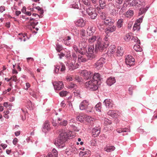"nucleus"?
Here are the masks:
<instances>
[{
	"label": "nucleus",
	"mask_w": 157,
	"mask_h": 157,
	"mask_svg": "<svg viewBox=\"0 0 157 157\" xmlns=\"http://www.w3.org/2000/svg\"><path fill=\"white\" fill-rule=\"evenodd\" d=\"M19 36H21L17 39V40H20V41H22L23 40L24 41H25L26 39H29V37L27 36V34H22V33L19 34Z\"/></svg>",
	"instance_id": "21"
},
{
	"label": "nucleus",
	"mask_w": 157,
	"mask_h": 157,
	"mask_svg": "<svg viewBox=\"0 0 157 157\" xmlns=\"http://www.w3.org/2000/svg\"><path fill=\"white\" fill-rule=\"evenodd\" d=\"M80 35L83 37L86 36V31L84 29H82L81 30L80 32Z\"/></svg>",
	"instance_id": "52"
},
{
	"label": "nucleus",
	"mask_w": 157,
	"mask_h": 157,
	"mask_svg": "<svg viewBox=\"0 0 157 157\" xmlns=\"http://www.w3.org/2000/svg\"><path fill=\"white\" fill-rule=\"evenodd\" d=\"M123 20L122 19H119L117 22V26L118 28H121L123 26Z\"/></svg>",
	"instance_id": "37"
},
{
	"label": "nucleus",
	"mask_w": 157,
	"mask_h": 157,
	"mask_svg": "<svg viewBox=\"0 0 157 157\" xmlns=\"http://www.w3.org/2000/svg\"><path fill=\"white\" fill-rule=\"evenodd\" d=\"M54 89L55 90H61L64 87V85L63 82L62 81H59L57 83L56 85H54Z\"/></svg>",
	"instance_id": "17"
},
{
	"label": "nucleus",
	"mask_w": 157,
	"mask_h": 157,
	"mask_svg": "<svg viewBox=\"0 0 157 157\" xmlns=\"http://www.w3.org/2000/svg\"><path fill=\"white\" fill-rule=\"evenodd\" d=\"M56 49L58 52H60V51L63 49L62 46L57 43L56 44Z\"/></svg>",
	"instance_id": "41"
},
{
	"label": "nucleus",
	"mask_w": 157,
	"mask_h": 157,
	"mask_svg": "<svg viewBox=\"0 0 157 157\" xmlns=\"http://www.w3.org/2000/svg\"><path fill=\"white\" fill-rule=\"evenodd\" d=\"M124 53V50L123 48L121 47H118L117 48V50L116 52V55L117 56H121Z\"/></svg>",
	"instance_id": "24"
},
{
	"label": "nucleus",
	"mask_w": 157,
	"mask_h": 157,
	"mask_svg": "<svg viewBox=\"0 0 157 157\" xmlns=\"http://www.w3.org/2000/svg\"><path fill=\"white\" fill-rule=\"evenodd\" d=\"M116 82V80L114 77H110L107 79L106 83L109 86H111Z\"/></svg>",
	"instance_id": "19"
},
{
	"label": "nucleus",
	"mask_w": 157,
	"mask_h": 157,
	"mask_svg": "<svg viewBox=\"0 0 157 157\" xmlns=\"http://www.w3.org/2000/svg\"><path fill=\"white\" fill-rule=\"evenodd\" d=\"M132 40H133L135 42H137L139 44L140 43V40L136 36H133L132 39Z\"/></svg>",
	"instance_id": "51"
},
{
	"label": "nucleus",
	"mask_w": 157,
	"mask_h": 157,
	"mask_svg": "<svg viewBox=\"0 0 157 157\" xmlns=\"http://www.w3.org/2000/svg\"><path fill=\"white\" fill-rule=\"evenodd\" d=\"M5 10V7L3 6H1L0 7V12L2 13L3 11Z\"/></svg>",
	"instance_id": "62"
},
{
	"label": "nucleus",
	"mask_w": 157,
	"mask_h": 157,
	"mask_svg": "<svg viewBox=\"0 0 157 157\" xmlns=\"http://www.w3.org/2000/svg\"><path fill=\"white\" fill-rule=\"evenodd\" d=\"M103 103L106 108H112L113 106V101L110 99H105L103 102Z\"/></svg>",
	"instance_id": "14"
},
{
	"label": "nucleus",
	"mask_w": 157,
	"mask_h": 157,
	"mask_svg": "<svg viewBox=\"0 0 157 157\" xmlns=\"http://www.w3.org/2000/svg\"><path fill=\"white\" fill-rule=\"evenodd\" d=\"M116 29V26L113 25L111 26H109L105 29L106 31H108L109 32L112 33L115 31Z\"/></svg>",
	"instance_id": "29"
},
{
	"label": "nucleus",
	"mask_w": 157,
	"mask_h": 157,
	"mask_svg": "<svg viewBox=\"0 0 157 157\" xmlns=\"http://www.w3.org/2000/svg\"><path fill=\"white\" fill-rule=\"evenodd\" d=\"M88 102V101L86 100L82 101L79 105L80 109L82 110H85L87 106Z\"/></svg>",
	"instance_id": "23"
},
{
	"label": "nucleus",
	"mask_w": 157,
	"mask_h": 157,
	"mask_svg": "<svg viewBox=\"0 0 157 157\" xmlns=\"http://www.w3.org/2000/svg\"><path fill=\"white\" fill-rule=\"evenodd\" d=\"M133 48L137 52H141L142 50V48L140 47V45L137 44H136L134 46Z\"/></svg>",
	"instance_id": "38"
},
{
	"label": "nucleus",
	"mask_w": 157,
	"mask_h": 157,
	"mask_svg": "<svg viewBox=\"0 0 157 157\" xmlns=\"http://www.w3.org/2000/svg\"><path fill=\"white\" fill-rule=\"evenodd\" d=\"M36 9H37L38 11L40 12V13L42 14L44 13V10L43 9L40 8L39 6H37L36 7Z\"/></svg>",
	"instance_id": "54"
},
{
	"label": "nucleus",
	"mask_w": 157,
	"mask_h": 157,
	"mask_svg": "<svg viewBox=\"0 0 157 157\" xmlns=\"http://www.w3.org/2000/svg\"><path fill=\"white\" fill-rule=\"evenodd\" d=\"M118 13V10H117L115 9V7H114V8L111 11L110 14L113 16H116L117 14Z\"/></svg>",
	"instance_id": "43"
},
{
	"label": "nucleus",
	"mask_w": 157,
	"mask_h": 157,
	"mask_svg": "<svg viewBox=\"0 0 157 157\" xmlns=\"http://www.w3.org/2000/svg\"><path fill=\"white\" fill-rule=\"evenodd\" d=\"M50 128L49 124V122L48 121H46L44 123L42 128V131L45 133H46L50 130Z\"/></svg>",
	"instance_id": "16"
},
{
	"label": "nucleus",
	"mask_w": 157,
	"mask_h": 157,
	"mask_svg": "<svg viewBox=\"0 0 157 157\" xmlns=\"http://www.w3.org/2000/svg\"><path fill=\"white\" fill-rule=\"evenodd\" d=\"M79 47V48H82L83 49L88 51V46L87 43L84 42L80 43Z\"/></svg>",
	"instance_id": "25"
},
{
	"label": "nucleus",
	"mask_w": 157,
	"mask_h": 157,
	"mask_svg": "<svg viewBox=\"0 0 157 157\" xmlns=\"http://www.w3.org/2000/svg\"><path fill=\"white\" fill-rule=\"evenodd\" d=\"M104 24L107 26H112L114 23V20L110 17H108L102 21Z\"/></svg>",
	"instance_id": "12"
},
{
	"label": "nucleus",
	"mask_w": 157,
	"mask_h": 157,
	"mask_svg": "<svg viewBox=\"0 0 157 157\" xmlns=\"http://www.w3.org/2000/svg\"><path fill=\"white\" fill-rule=\"evenodd\" d=\"M105 62V58L101 57L95 63L94 66L95 68L98 70L100 69L103 66V64Z\"/></svg>",
	"instance_id": "6"
},
{
	"label": "nucleus",
	"mask_w": 157,
	"mask_h": 157,
	"mask_svg": "<svg viewBox=\"0 0 157 157\" xmlns=\"http://www.w3.org/2000/svg\"><path fill=\"white\" fill-rule=\"evenodd\" d=\"M83 3L84 4L87 6H89L90 4V2L89 0H84Z\"/></svg>",
	"instance_id": "57"
},
{
	"label": "nucleus",
	"mask_w": 157,
	"mask_h": 157,
	"mask_svg": "<svg viewBox=\"0 0 157 157\" xmlns=\"http://www.w3.org/2000/svg\"><path fill=\"white\" fill-rule=\"evenodd\" d=\"M58 55L59 56V58L60 59H61L63 57L65 56V54L62 52H61L60 53L58 54Z\"/></svg>",
	"instance_id": "60"
},
{
	"label": "nucleus",
	"mask_w": 157,
	"mask_h": 157,
	"mask_svg": "<svg viewBox=\"0 0 157 157\" xmlns=\"http://www.w3.org/2000/svg\"><path fill=\"white\" fill-rule=\"evenodd\" d=\"M109 45V41L104 42L102 41L101 38H98L96 40L95 44V48H94L95 52L94 53L95 54L97 53L98 51L100 52L105 51Z\"/></svg>",
	"instance_id": "3"
},
{
	"label": "nucleus",
	"mask_w": 157,
	"mask_h": 157,
	"mask_svg": "<svg viewBox=\"0 0 157 157\" xmlns=\"http://www.w3.org/2000/svg\"><path fill=\"white\" fill-rule=\"evenodd\" d=\"M18 142V139L17 138H15L13 139V144L14 145H16L17 143Z\"/></svg>",
	"instance_id": "63"
},
{
	"label": "nucleus",
	"mask_w": 157,
	"mask_h": 157,
	"mask_svg": "<svg viewBox=\"0 0 157 157\" xmlns=\"http://www.w3.org/2000/svg\"><path fill=\"white\" fill-rule=\"evenodd\" d=\"M71 136L67 132H62L59 134L54 143L58 147L62 148L64 147V143L69 139Z\"/></svg>",
	"instance_id": "1"
},
{
	"label": "nucleus",
	"mask_w": 157,
	"mask_h": 157,
	"mask_svg": "<svg viewBox=\"0 0 157 157\" xmlns=\"http://www.w3.org/2000/svg\"><path fill=\"white\" fill-rule=\"evenodd\" d=\"M107 114L113 118H117L118 116V113L114 110H110L108 111Z\"/></svg>",
	"instance_id": "22"
},
{
	"label": "nucleus",
	"mask_w": 157,
	"mask_h": 157,
	"mask_svg": "<svg viewBox=\"0 0 157 157\" xmlns=\"http://www.w3.org/2000/svg\"><path fill=\"white\" fill-rule=\"evenodd\" d=\"M101 102H99L95 106V108L96 110L98 112H101Z\"/></svg>",
	"instance_id": "40"
},
{
	"label": "nucleus",
	"mask_w": 157,
	"mask_h": 157,
	"mask_svg": "<svg viewBox=\"0 0 157 157\" xmlns=\"http://www.w3.org/2000/svg\"><path fill=\"white\" fill-rule=\"evenodd\" d=\"M93 108V106L91 104H90L89 103V102H88L87 106L86 107L85 109V110L87 113H89L90 112H92V109Z\"/></svg>",
	"instance_id": "30"
},
{
	"label": "nucleus",
	"mask_w": 157,
	"mask_h": 157,
	"mask_svg": "<svg viewBox=\"0 0 157 157\" xmlns=\"http://www.w3.org/2000/svg\"><path fill=\"white\" fill-rule=\"evenodd\" d=\"M131 35L129 33L126 34L124 38V40L126 41H129L131 38Z\"/></svg>",
	"instance_id": "46"
},
{
	"label": "nucleus",
	"mask_w": 157,
	"mask_h": 157,
	"mask_svg": "<svg viewBox=\"0 0 157 157\" xmlns=\"http://www.w3.org/2000/svg\"><path fill=\"white\" fill-rule=\"evenodd\" d=\"M104 123L105 124H112V121L108 118H105L104 120Z\"/></svg>",
	"instance_id": "53"
},
{
	"label": "nucleus",
	"mask_w": 157,
	"mask_h": 157,
	"mask_svg": "<svg viewBox=\"0 0 157 157\" xmlns=\"http://www.w3.org/2000/svg\"><path fill=\"white\" fill-rule=\"evenodd\" d=\"M106 14L105 12H102L100 14V17L103 21L107 17H105Z\"/></svg>",
	"instance_id": "50"
},
{
	"label": "nucleus",
	"mask_w": 157,
	"mask_h": 157,
	"mask_svg": "<svg viewBox=\"0 0 157 157\" xmlns=\"http://www.w3.org/2000/svg\"><path fill=\"white\" fill-rule=\"evenodd\" d=\"M68 92L66 91H62L59 93V94L61 97H64L66 96Z\"/></svg>",
	"instance_id": "47"
},
{
	"label": "nucleus",
	"mask_w": 157,
	"mask_h": 157,
	"mask_svg": "<svg viewBox=\"0 0 157 157\" xmlns=\"http://www.w3.org/2000/svg\"><path fill=\"white\" fill-rule=\"evenodd\" d=\"M125 62L126 64L130 67L133 65L135 63V59L133 57L130 55H128L126 58Z\"/></svg>",
	"instance_id": "10"
},
{
	"label": "nucleus",
	"mask_w": 157,
	"mask_h": 157,
	"mask_svg": "<svg viewBox=\"0 0 157 157\" xmlns=\"http://www.w3.org/2000/svg\"><path fill=\"white\" fill-rule=\"evenodd\" d=\"M81 74L84 77V79L86 80L90 79L93 75V73L90 71H88L87 70H83L82 71Z\"/></svg>",
	"instance_id": "11"
},
{
	"label": "nucleus",
	"mask_w": 157,
	"mask_h": 157,
	"mask_svg": "<svg viewBox=\"0 0 157 157\" xmlns=\"http://www.w3.org/2000/svg\"><path fill=\"white\" fill-rule=\"evenodd\" d=\"M117 132L119 133H120L122 132H130V130L128 128H122L117 129L116 130Z\"/></svg>",
	"instance_id": "36"
},
{
	"label": "nucleus",
	"mask_w": 157,
	"mask_h": 157,
	"mask_svg": "<svg viewBox=\"0 0 157 157\" xmlns=\"http://www.w3.org/2000/svg\"><path fill=\"white\" fill-rule=\"evenodd\" d=\"M102 79V76L99 73H95L91 80H93L94 82L100 84V82Z\"/></svg>",
	"instance_id": "8"
},
{
	"label": "nucleus",
	"mask_w": 157,
	"mask_h": 157,
	"mask_svg": "<svg viewBox=\"0 0 157 157\" xmlns=\"http://www.w3.org/2000/svg\"><path fill=\"white\" fill-rule=\"evenodd\" d=\"M65 57L68 60H70V59L71 58L70 52H69L68 54L66 55L65 56Z\"/></svg>",
	"instance_id": "61"
},
{
	"label": "nucleus",
	"mask_w": 157,
	"mask_h": 157,
	"mask_svg": "<svg viewBox=\"0 0 157 157\" xmlns=\"http://www.w3.org/2000/svg\"><path fill=\"white\" fill-rule=\"evenodd\" d=\"M105 150L107 152H110L113 151L115 149V147L113 146H109L105 148Z\"/></svg>",
	"instance_id": "32"
},
{
	"label": "nucleus",
	"mask_w": 157,
	"mask_h": 157,
	"mask_svg": "<svg viewBox=\"0 0 157 157\" xmlns=\"http://www.w3.org/2000/svg\"><path fill=\"white\" fill-rule=\"evenodd\" d=\"M73 48L75 51L76 52L79 53V48H78V47L76 45H74L73 46Z\"/></svg>",
	"instance_id": "58"
},
{
	"label": "nucleus",
	"mask_w": 157,
	"mask_h": 157,
	"mask_svg": "<svg viewBox=\"0 0 157 157\" xmlns=\"http://www.w3.org/2000/svg\"><path fill=\"white\" fill-rule=\"evenodd\" d=\"M30 24V26H36L38 24V22H35V21H32V22H29Z\"/></svg>",
	"instance_id": "56"
},
{
	"label": "nucleus",
	"mask_w": 157,
	"mask_h": 157,
	"mask_svg": "<svg viewBox=\"0 0 157 157\" xmlns=\"http://www.w3.org/2000/svg\"><path fill=\"white\" fill-rule=\"evenodd\" d=\"M72 58L73 59L72 61H75V60L76 59L77 57L76 54L75 53H73L72 54Z\"/></svg>",
	"instance_id": "59"
},
{
	"label": "nucleus",
	"mask_w": 157,
	"mask_h": 157,
	"mask_svg": "<svg viewBox=\"0 0 157 157\" xmlns=\"http://www.w3.org/2000/svg\"><path fill=\"white\" fill-rule=\"evenodd\" d=\"M126 14L127 15L132 16L134 14V11L133 10H129L127 12Z\"/></svg>",
	"instance_id": "55"
},
{
	"label": "nucleus",
	"mask_w": 157,
	"mask_h": 157,
	"mask_svg": "<svg viewBox=\"0 0 157 157\" xmlns=\"http://www.w3.org/2000/svg\"><path fill=\"white\" fill-rule=\"evenodd\" d=\"M116 50V46L115 45L111 46L108 49L107 52L108 54H113L115 53Z\"/></svg>",
	"instance_id": "27"
},
{
	"label": "nucleus",
	"mask_w": 157,
	"mask_h": 157,
	"mask_svg": "<svg viewBox=\"0 0 157 157\" xmlns=\"http://www.w3.org/2000/svg\"><path fill=\"white\" fill-rule=\"evenodd\" d=\"M100 129L98 127H95L92 130V135L93 137H95L99 136L100 133Z\"/></svg>",
	"instance_id": "15"
},
{
	"label": "nucleus",
	"mask_w": 157,
	"mask_h": 157,
	"mask_svg": "<svg viewBox=\"0 0 157 157\" xmlns=\"http://www.w3.org/2000/svg\"><path fill=\"white\" fill-rule=\"evenodd\" d=\"M95 32V28L94 27H88L87 30V35L89 36H93Z\"/></svg>",
	"instance_id": "18"
},
{
	"label": "nucleus",
	"mask_w": 157,
	"mask_h": 157,
	"mask_svg": "<svg viewBox=\"0 0 157 157\" xmlns=\"http://www.w3.org/2000/svg\"><path fill=\"white\" fill-rule=\"evenodd\" d=\"M75 62V61H72L70 63L68 67L69 70L73 71L76 68L74 66Z\"/></svg>",
	"instance_id": "34"
},
{
	"label": "nucleus",
	"mask_w": 157,
	"mask_h": 157,
	"mask_svg": "<svg viewBox=\"0 0 157 157\" xmlns=\"http://www.w3.org/2000/svg\"><path fill=\"white\" fill-rule=\"evenodd\" d=\"M82 55H79L78 56V60L79 62L84 63L86 62L87 59L86 58L84 57Z\"/></svg>",
	"instance_id": "28"
},
{
	"label": "nucleus",
	"mask_w": 157,
	"mask_h": 157,
	"mask_svg": "<svg viewBox=\"0 0 157 157\" xmlns=\"http://www.w3.org/2000/svg\"><path fill=\"white\" fill-rule=\"evenodd\" d=\"M51 153L52 154L54 157H58V152L55 148L53 149Z\"/></svg>",
	"instance_id": "45"
},
{
	"label": "nucleus",
	"mask_w": 157,
	"mask_h": 157,
	"mask_svg": "<svg viewBox=\"0 0 157 157\" xmlns=\"http://www.w3.org/2000/svg\"><path fill=\"white\" fill-rule=\"evenodd\" d=\"M72 7L75 9H80L81 4L79 1H74L72 4Z\"/></svg>",
	"instance_id": "26"
},
{
	"label": "nucleus",
	"mask_w": 157,
	"mask_h": 157,
	"mask_svg": "<svg viewBox=\"0 0 157 157\" xmlns=\"http://www.w3.org/2000/svg\"><path fill=\"white\" fill-rule=\"evenodd\" d=\"M98 36H92L88 39V42L92 44L97 40Z\"/></svg>",
	"instance_id": "33"
},
{
	"label": "nucleus",
	"mask_w": 157,
	"mask_h": 157,
	"mask_svg": "<svg viewBox=\"0 0 157 157\" xmlns=\"http://www.w3.org/2000/svg\"><path fill=\"white\" fill-rule=\"evenodd\" d=\"M90 152L88 151H80L79 153V155L80 156L82 157H85L86 156H88V154H90L89 152Z\"/></svg>",
	"instance_id": "35"
},
{
	"label": "nucleus",
	"mask_w": 157,
	"mask_h": 157,
	"mask_svg": "<svg viewBox=\"0 0 157 157\" xmlns=\"http://www.w3.org/2000/svg\"><path fill=\"white\" fill-rule=\"evenodd\" d=\"M79 53L81 55H85L88 59L92 60L94 59L96 57V55L94 52V45L88 46V51L83 49L82 48H79Z\"/></svg>",
	"instance_id": "2"
},
{
	"label": "nucleus",
	"mask_w": 157,
	"mask_h": 157,
	"mask_svg": "<svg viewBox=\"0 0 157 157\" xmlns=\"http://www.w3.org/2000/svg\"><path fill=\"white\" fill-rule=\"evenodd\" d=\"M58 123L59 125L62 126H65L68 124L67 121L65 120H63L62 121L58 122Z\"/></svg>",
	"instance_id": "42"
},
{
	"label": "nucleus",
	"mask_w": 157,
	"mask_h": 157,
	"mask_svg": "<svg viewBox=\"0 0 157 157\" xmlns=\"http://www.w3.org/2000/svg\"><path fill=\"white\" fill-rule=\"evenodd\" d=\"M60 68V67L58 65H55L54 70V73L57 74H61V73L60 72V71H59Z\"/></svg>",
	"instance_id": "31"
},
{
	"label": "nucleus",
	"mask_w": 157,
	"mask_h": 157,
	"mask_svg": "<svg viewBox=\"0 0 157 157\" xmlns=\"http://www.w3.org/2000/svg\"><path fill=\"white\" fill-rule=\"evenodd\" d=\"M143 18V16H142L136 21L133 27L134 31H139L140 30V23L142 22Z\"/></svg>",
	"instance_id": "9"
},
{
	"label": "nucleus",
	"mask_w": 157,
	"mask_h": 157,
	"mask_svg": "<svg viewBox=\"0 0 157 157\" xmlns=\"http://www.w3.org/2000/svg\"><path fill=\"white\" fill-rule=\"evenodd\" d=\"M84 117L82 115H80L76 117L77 120L81 122L84 121Z\"/></svg>",
	"instance_id": "44"
},
{
	"label": "nucleus",
	"mask_w": 157,
	"mask_h": 157,
	"mask_svg": "<svg viewBox=\"0 0 157 157\" xmlns=\"http://www.w3.org/2000/svg\"><path fill=\"white\" fill-rule=\"evenodd\" d=\"M145 5V2L143 1V0H139V2L137 0H132L130 4L131 6H137L140 8L141 6L144 7Z\"/></svg>",
	"instance_id": "7"
},
{
	"label": "nucleus",
	"mask_w": 157,
	"mask_h": 157,
	"mask_svg": "<svg viewBox=\"0 0 157 157\" xmlns=\"http://www.w3.org/2000/svg\"><path fill=\"white\" fill-rule=\"evenodd\" d=\"M66 70L65 65L64 64H62L61 65V67L60 69V72L62 73H64Z\"/></svg>",
	"instance_id": "49"
},
{
	"label": "nucleus",
	"mask_w": 157,
	"mask_h": 157,
	"mask_svg": "<svg viewBox=\"0 0 157 157\" xmlns=\"http://www.w3.org/2000/svg\"><path fill=\"white\" fill-rule=\"evenodd\" d=\"M141 8L139 9L138 11V16L143 15L142 16L144 17V15L146 13L149 8L150 6L148 5L147 6L145 7H144L143 6H141Z\"/></svg>",
	"instance_id": "13"
},
{
	"label": "nucleus",
	"mask_w": 157,
	"mask_h": 157,
	"mask_svg": "<svg viewBox=\"0 0 157 157\" xmlns=\"http://www.w3.org/2000/svg\"><path fill=\"white\" fill-rule=\"evenodd\" d=\"M98 84L94 82L93 80L86 82L85 83V87L88 90L95 91L98 88Z\"/></svg>",
	"instance_id": "5"
},
{
	"label": "nucleus",
	"mask_w": 157,
	"mask_h": 157,
	"mask_svg": "<svg viewBox=\"0 0 157 157\" xmlns=\"http://www.w3.org/2000/svg\"><path fill=\"white\" fill-rule=\"evenodd\" d=\"M76 25L80 27H84L85 25V22L82 18H80L78 20L75 22Z\"/></svg>",
	"instance_id": "20"
},
{
	"label": "nucleus",
	"mask_w": 157,
	"mask_h": 157,
	"mask_svg": "<svg viewBox=\"0 0 157 157\" xmlns=\"http://www.w3.org/2000/svg\"><path fill=\"white\" fill-rule=\"evenodd\" d=\"M125 2H124V4L122 5L121 8L119 12L120 14H122L125 10V7L124 4Z\"/></svg>",
	"instance_id": "48"
},
{
	"label": "nucleus",
	"mask_w": 157,
	"mask_h": 157,
	"mask_svg": "<svg viewBox=\"0 0 157 157\" xmlns=\"http://www.w3.org/2000/svg\"><path fill=\"white\" fill-rule=\"evenodd\" d=\"M75 79L78 82H80L81 81V78L79 76L76 77H75Z\"/></svg>",
	"instance_id": "64"
},
{
	"label": "nucleus",
	"mask_w": 157,
	"mask_h": 157,
	"mask_svg": "<svg viewBox=\"0 0 157 157\" xmlns=\"http://www.w3.org/2000/svg\"><path fill=\"white\" fill-rule=\"evenodd\" d=\"M99 3L100 6L102 9L104 8L106 6L105 1V0H99Z\"/></svg>",
	"instance_id": "39"
},
{
	"label": "nucleus",
	"mask_w": 157,
	"mask_h": 157,
	"mask_svg": "<svg viewBox=\"0 0 157 157\" xmlns=\"http://www.w3.org/2000/svg\"><path fill=\"white\" fill-rule=\"evenodd\" d=\"M86 12L91 19H95L98 15V11L95 8L88 7L86 8Z\"/></svg>",
	"instance_id": "4"
}]
</instances>
